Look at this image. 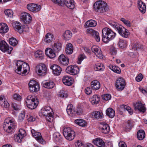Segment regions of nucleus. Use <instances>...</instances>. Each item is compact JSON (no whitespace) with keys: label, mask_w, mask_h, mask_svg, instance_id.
<instances>
[{"label":"nucleus","mask_w":147,"mask_h":147,"mask_svg":"<svg viewBox=\"0 0 147 147\" xmlns=\"http://www.w3.org/2000/svg\"><path fill=\"white\" fill-rule=\"evenodd\" d=\"M21 19L25 24H29L32 20L31 16L28 13L24 12L21 14Z\"/></svg>","instance_id":"4468645a"},{"label":"nucleus","mask_w":147,"mask_h":147,"mask_svg":"<svg viewBox=\"0 0 147 147\" xmlns=\"http://www.w3.org/2000/svg\"><path fill=\"white\" fill-rule=\"evenodd\" d=\"M104 69L105 67L102 64L98 63L94 67V69L96 71H102Z\"/></svg>","instance_id":"c03bdc74"},{"label":"nucleus","mask_w":147,"mask_h":147,"mask_svg":"<svg viewBox=\"0 0 147 147\" xmlns=\"http://www.w3.org/2000/svg\"><path fill=\"white\" fill-rule=\"evenodd\" d=\"M106 115L111 118H113L115 115V111L111 108H108L106 111Z\"/></svg>","instance_id":"72a5a7b5"},{"label":"nucleus","mask_w":147,"mask_h":147,"mask_svg":"<svg viewBox=\"0 0 147 147\" xmlns=\"http://www.w3.org/2000/svg\"><path fill=\"white\" fill-rule=\"evenodd\" d=\"M5 126H4L3 128L5 131L10 133L13 131L15 128L14 122L11 120H6L5 122Z\"/></svg>","instance_id":"423d86ee"},{"label":"nucleus","mask_w":147,"mask_h":147,"mask_svg":"<svg viewBox=\"0 0 147 147\" xmlns=\"http://www.w3.org/2000/svg\"><path fill=\"white\" fill-rule=\"evenodd\" d=\"M17 67V69L15 71L18 74H21L22 73V76H25L27 74V71L30 69L29 65L25 62L23 63L22 61H19L16 63Z\"/></svg>","instance_id":"f03ea898"},{"label":"nucleus","mask_w":147,"mask_h":147,"mask_svg":"<svg viewBox=\"0 0 147 147\" xmlns=\"http://www.w3.org/2000/svg\"><path fill=\"white\" fill-rule=\"evenodd\" d=\"M126 84L125 80L122 78H118L116 81V88L119 90H123L125 88Z\"/></svg>","instance_id":"6e6552de"},{"label":"nucleus","mask_w":147,"mask_h":147,"mask_svg":"<svg viewBox=\"0 0 147 147\" xmlns=\"http://www.w3.org/2000/svg\"><path fill=\"white\" fill-rule=\"evenodd\" d=\"M42 85L44 87L48 88L51 89L53 88L54 86V83L52 81L46 82H43Z\"/></svg>","instance_id":"58836bf2"},{"label":"nucleus","mask_w":147,"mask_h":147,"mask_svg":"<svg viewBox=\"0 0 147 147\" xmlns=\"http://www.w3.org/2000/svg\"><path fill=\"white\" fill-rule=\"evenodd\" d=\"M62 81L63 83L67 86H70L73 84L74 82L73 79L69 76H65L62 78Z\"/></svg>","instance_id":"6ab92c4d"},{"label":"nucleus","mask_w":147,"mask_h":147,"mask_svg":"<svg viewBox=\"0 0 147 147\" xmlns=\"http://www.w3.org/2000/svg\"><path fill=\"white\" fill-rule=\"evenodd\" d=\"M97 24L96 22L93 20H90L86 22L85 25L88 27H92L95 26Z\"/></svg>","instance_id":"79ce46f5"},{"label":"nucleus","mask_w":147,"mask_h":147,"mask_svg":"<svg viewBox=\"0 0 147 147\" xmlns=\"http://www.w3.org/2000/svg\"><path fill=\"white\" fill-rule=\"evenodd\" d=\"M27 7L29 10L35 13L39 11L41 8V7L40 5L33 3L28 4L27 5Z\"/></svg>","instance_id":"ddd939ff"},{"label":"nucleus","mask_w":147,"mask_h":147,"mask_svg":"<svg viewBox=\"0 0 147 147\" xmlns=\"http://www.w3.org/2000/svg\"><path fill=\"white\" fill-rule=\"evenodd\" d=\"M93 6L95 11L100 13L106 12L109 9L107 3L102 1H96L94 4Z\"/></svg>","instance_id":"7ed1b4c3"},{"label":"nucleus","mask_w":147,"mask_h":147,"mask_svg":"<svg viewBox=\"0 0 147 147\" xmlns=\"http://www.w3.org/2000/svg\"><path fill=\"white\" fill-rule=\"evenodd\" d=\"M9 30V28L7 25L5 23H0V33L5 34Z\"/></svg>","instance_id":"cd10ccee"},{"label":"nucleus","mask_w":147,"mask_h":147,"mask_svg":"<svg viewBox=\"0 0 147 147\" xmlns=\"http://www.w3.org/2000/svg\"><path fill=\"white\" fill-rule=\"evenodd\" d=\"M124 111H127L130 115H131L133 114V112L132 110L130 107L125 105L124 106Z\"/></svg>","instance_id":"5fc2aeb1"},{"label":"nucleus","mask_w":147,"mask_h":147,"mask_svg":"<svg viewBox=\"0 0 147 147\" xmlns=\"http://www.w3.org/2000/svg\"><path fill=\"white\" fill-rule=\"evenodd\" d=\"M36 69L39 74L41 76H44L47 74V67L44 64H40L38 65Z\"/></svg>","instance_id":"f8f14e48"},{"label":"nucleus","mask_w":147,"mask_h":147,"mask_svg":"<svg viewBox=\"0 0 147 147\" xmlns=\"http://www.w3.org/2000/svg\"><path fill=\"white\" fill-rule=\"evenodd\" d=\"M116 29L118 31L119 34L124 38H127L129 35L128 30L119 24Z\"/></svg>","instance_id":"9d476101"},{"label":"nucleus","mask_w":147,"mask_h":147,"mask_svg":"<svg viewBox=\"0 0 147 147\" xmlns=\"http://www.w3.org/2000/svg\"><path fill=\"white\" fill-rule=\"evenodd\" d=\"M134 107L135 110H138L140 112L144 113L146 110V109L144 105L141 102L136 103L134 105Z\"/></svg>","instance_id":"412c9836"},{"label":"nucleus","mask_w":147,"mask_h":147,"mask_svg":"<svg viewBox=\"0 0 147 147\" xmlns=\"http://www.w3.org/2000/svg\"><path fill=\"white\" fill-rule=\"evenodd\" d=\"M125 128L126 130V131H127L130 130L132 127H133V125L132 122L129 121H128L125 124Z\"/></svg>","instance_id":"a18cd8bd"},{"label":"nucleus","mask_w":147,"mask_h":147,"mask_svg":"<svg viewBox=\"0 0 147 147\" xmlns=\"http://www.w3.org/2000/svg\"><path fill=\"white\" fill-rule=\"evenodd\" d=\"M73 47L71 43H69L66 45L65 52L67 54L69 55L71 54L73 52Z\"/></svg>","instance_id":"2f4dec72"},{"label":"nucleus","mask_w":147,"mask_h":147,"mask_svg":"<svg viewBox=\"0 0 147 147\" xmlns=\"http://www.w3.org/2000/svg\"><path fill=\"white\" fill-rule=\"evenodd\" d=\"M1 106L5 108H8L9 106V104L6 100H4V101L0 104Z\"/></svg>","instance_id":"4d7b16f0"},{"label":"nucleus","mask_w":147,"mask_h":147,"mask_svg":"<svg viewBox=\"0 0 147 147\" xmlns=\"http://www.w3.org/2000/svg\"><path fill=\"white\" fill-rule=\"evenodd\" d=\"M50 68L52 69L53 74L56 76L59 75L62 71L61 67L60 66L56 65L51 66Z\"/></svg>","instance_id":"aec40b11"},{"label":"nucleus","mask_w":147,"mask_h":147,"mask_svg":"<svg viewBox=\"0 0 147 147\" xmlns=\"http://www.w3.org/2000/svg\"><path fill=\"white\" fill-rule=\"evenodd\" d=\"M37 99L36 98L35 96H33L31 95H30L28 96L26 98V103H27V101H31L32 100H34V99Z\"/></svg>","instance_id":"052dcab7"},{"label":"nucleus","mask_w":147,"mask_h":147,"mask_svg":"<svg viewBox=\"0 0 147 147\" xmlns=\"http://www.w3.org/2000/svg\"><path fill=\"white\" fill-rule=\"evenodd\" d=\"M59 95L60 97L64 98H66L67 96V94L64 90L61 91L59 92Z\"/></svg>","instance_id":"13d9d810"},{"label":"nucleus","mask_w":147,"mask_h":147,"mask_svg":"<svg viewBox=\"0 0 147 147\" xmlns=\"http://www.w3.org/2000/svg\"><path fill=\"white\" fill-rule=\"evenodd\" d=\"M91 88L89 87H87L84 90V92L86 94L88 95L92 93Z\"/></svg>","instance_id":"bf43d9fd"},{"label":"nucleus","mask_w":147,"mask_h":147,"mask_svg":"<svg viewBox=\"0 0 147 147\" xmlns=\"http://www.w3.org/2000/svg\"><path fill=\"white\" fill-rule=\"evenodd\" d=\"M109 68L114 72L118 74H119L121 72L120 69L118 67L115 65H109Z\"/></svg>","instance_id":"37998d69"},{"label":"nucleus","mask_w":147,"mask_h":147,"mask_svg":"<svg viewBox=\"0 0 147 147\" xmlns=\"http://www.w3.org/2000/svg\"><path fill=\"white\" fill-rule=\"evenodd\" d=\"M91 86L92 88L95 90L99 89L100 87V83L97 80H93L91 82Z\"/></svg>","instance_id":"c85d7f7f"},{"label":"nucleus","mask_w":147,"mask_h":147,"mask_svg":"<svg viewBox=\"0 0 147 147\" xmlns=\"http://www.w3.org/2000/svg\"><path fill=\"white\" fill-rule=\"evenodd\" d=\"M138 7L141 13H145L146 9V5L145 3L143 2L141 0L138 1Z\"/></svg>","instance_id":"bb28decb"},{"label":"nucleus","mask_w":147,"mask_h":147,"mask_svg":"<svg viewBox=\"0 0 147 147\" xmlns=\"http://www.w3.org/2000/svg\"><path fill=\"white\" fill-rule=\"evenodd\" d=\"M100 128H101V131L106 134L108 133L110 129L109 126L106 124H101V126L100 127Z\"/></svg>","instance_id":"473e14b6"},{"label":"nucleus","mask_w":147,"mask_h":147,"mask_svg":"<svg viewBox=\"0 0 147 147\" xmlns=\"http://www.w3.org/2000/svg\"><path fill=\"white\" fill-rule=\"evenodd\" d=\"M62 44L60 42L55 43L52 47L53 49L56 52H59L61 50Z\"/></svg>","instance_id":"c756f323"},{"label":"nucleus","mask_w":147,"mask_h":147,"mask_svg":"<svg viewBox=\"0 0 147 147\" xmlns=\"http://www.w3.org/2000/svg\"><path fill=\"white\" fill-rule=\"evenodd\" d=\"M67 112L68 115L71 116H75L76 113L74 109V107L72 104H70L67 106Z\"/></svg>","instance_id":"4be33fe9"},{"label":"nucleus","mask_w":147,"mask_h":147,"mask_svg":"<svg viewBox=\"0 0 147 147\" xmlns=\"http://www.w3.org/2000/svg\"><path fill=\"white\" fill-rule=\"evenodd\" d=\"M53 138L56 142H59L62 140V137L59 133L55 132L53 135Z\"/></svg>","instance_id":"a19ab883"},{"label":"nucleus","mask_w":147,"mask_h":147,"mask_svg":"<svg viewBox=\"0 0 147 147\" xmlns=\"http://www.w3.org/2000/svg\"><path fill=\"white\" fill-rule=\"evenodd\" d=\"M72 34L69 30H67L65 31L63 34V38L66 40H69L72 37Z\"/></svg>","instance_id":"7c9ffc66"},{"label":"nucleus","mask_w":147,"mask_h":147,"mask_svg":"<svg viewBox=\"0 0 147 147\" xmlns=\"http://www.w3.org/2000/svg\"><path fill=\"white\" fill-rule=\"evenodd\" d=\"M63 5H65L68 8L72 9H74L75 5L74 0H63Z\"/></svg>","instance_id":"a878e982"},{"label":"nucleus","mask_w":147,"mask_h":147,"mask_svg":"<svg viewBox=\"0 0 147 147\" xmlns=\"http://www.w3.org/2000/svg\"><path fill=\"white\" fill-rule=\"evenodd\" d=\"M53 35L49 33H48L45 36L44 39L45 41L47 43H49L51 42L53 40Z\"/></svg>","instance_id":"c9c22d12"},{"label":"nucleus","mask_w":147,"mask_h":147,"mask_svg":"<svg viewBox=\"0 0 147 147\" xmlns=\"http://www.w3.org/2000/svg\"><path fill=\"white\" fill-rule=\"evenodd\" d=\"M111 95L109 94H106L102 97V99L106 100H109L111 99Z\"/></svg>","instance_id":"0e129e2a"},{"label":"nucleus","mask_w":147,"mask_h":147,"mask_svg":"<svg viewBox=\"0 0 147 147\" xmlns=\"http://www.w3.org/2000/svg\"><path fill=\"white\" fill-rule=\"evenodd\" d=\"M92 115L97 119H99L102 117V116L100 112L97 111L93 112Z\"/></svg>","instance_id":"3c124183"},{"label":"nucleus","mask_w":147,"mask_h":147,"mask_svg":"<svg viewBox=\"0 0 147 147\" xmlns=\"http://www.w3.org/2000/svg\"><path fill=\"white\" fill-rule=\"evenodd\" d=\"M4 13L5 15L10 18L13 17V12L11 9H7L4 11Z\"/></svg>","instance_id":"8fccbe9b"},{"label":"nucleus","mask_w":147,"mask_h":147,"mask_svg":"<svg viewBox=\"0 0 147 147\" xmlns=\"http://www.w3.org/2000/svg\"><path fill=\"white\" fill-rule=\"evenodd\" d=\"M66 72L71 75H75L77 74L79 71L78 67L75 65H70L67 67Z\"/></svg>","instance_id":"0eeeda50"},{"label":"nucleus","mask_w":147,"mask_h":147,"mask_svg":"<svg viewBox=\"0 0 147 147\" xmlns=\"http://www.w3.org/2000/svg\"><path fill=\"white\" fill-rule=\"evenodd\" d=\"M59 63L62 65H67L69 63V59L68 57H66L64 55H60L58 58Z\"/></svg>","instance_id":"a211bd4d"},{"label":"nucleus","mask_w":147,"mask_h":147,"mask_svg":"<svg viewBox=\"0 0 147 147\" xmlns=\"http://www.w3.org/2000/svg\"><path fill=\"white\" fill-rule=\"evenodd\" d=\"M19 133L18 134L24 138V136L26 135V132L25 130L22 129H20L19 130Z\"/></svg>","instance_id":"680f3d73"},{"label":"nucleus","mask_w":147,"mask_h":147,"mask_svg":"<svg viewBox=\"0 0 147 147\" xmlns=\"http://www.w3.org/2000/svg\"><path fill=\"white\" fill-rule=\"evenodd\" d=\"M102 40L105 43H108L109 41L113 39L116 35L111 29L105 27L102 30Z\"/></svg>","instance_id":"f257e3e1"},{"label":"nucleus","mask_w":147,"mask_h":147,"mask_svg":"<svg viewBox=\"0 0 147 147\" xmlns=\"http://www.w3.org/2000/svg\"><path fill=\"white\" fill-rule=\"evenodd\" d=\"M93 143L99 147H105V144L104 141L100 138H97L94 140Z\"/></svg>","instance_id":"5701e85b"},{"label":"nucleus","mask_w":147,"mask_h":147,"mask_svg":"<svg viewBox=\"0 0 147 147\" xmlns=\"http://www.w3.org/2000/svg\"><path fill=\"white\" fill-rule=\"evenodd\" d=\"M75 145L76 147H84V146L82 143L79 140L77 141L75 144Z\"/></svg>","instance_id":"774afa93"},{"label":"nucleus","mask_w":147,"mask_h":147,"mask_svg":"<svg viewBox=\"0 0 147 147\" xmlns=\"http://www.w3.org/2000/svg\"><path fill=\"white\" fill-rule=\"evenodd\" d=\"M133 47L134 50H137L138 49H142L143 48V46L140 43H136L133 46Z\"/></svg>","instance_id":"603ef678"},{"label":"nucleus","mask_w":147,"mask_h":147,"mask_svg":"<svg viewBox=\"0 0 147 147\" xmlns=\"http://www.w3.org/2000/svg\"><path fill=\"white\" fill-rule=\"evenodd\" d=\"M35 57L38 59L39 60H41L44 58V53L41 50H38L35 53Z\"/></svg>","instance_id":"f704fd0d"},{"label":"nucleus","mask_w":147,"mask_h":147,"mask_svg":"<svg viewBox=\"0 0 147 147\" xmlns=\"http://www.w3.org/2000/svg\"><path fill=\"white\" fill-rule=\"evenodd\" d=\"M9 43L10 45L13 46H15L18 43V41L16 38H12L9 39Z\"/></svg>","instance_id":"de8ad7c7"},{"label":"nucleus","mask_w":147,"mask_h":147,"mask_svg":"<svg viewBox=\"0 0 147 147\" xmlns=\"http://www.w3.org/2000/svg\"><path fill=\"white\" fill-rule=\"evenodd\" d=\"M120 20L124 24L126 25L128 27H130L131 26V24L129 21L125 20L123 18H122Z\"/></svg>","instance_id":"864d4df0"},{"label":"nucleus","mask_w":147,"mask_h":147,"mask_svg":"<svg viewBox=\"0 0 147 147\" xmlns=\"http://www.w3.org/2000/svg\"><path fill=\"white\" fill-rule=\"evenodd\" d=\"M118 45L121 49L127 46V42L125 40L120 39L118 43Z\"/></svg>","instance_id":"49530a36"},{"label":"nucleus","mask_w":147,"mask_h":147,"mask_svg":"<svg viewBox=\"0 0 147 147\" xmlns=\"http://www.w3.org/2000/svg\"><path fill=\"white\" fill-rule=\"evenodd\" d=\"M91 49L97 57L100 59L103 58V56L102 54L100 48L94 45L92 47Z\"/></svg>","instance_id":"dca6fc26"},{"label":"nucleus","mask_w":147,"mask_h":147,"mask_svg":"<svg viewBox=\"0 0 147 147\" xmlns=\"http://www.w3.org/2000/svg\"><path fill=\"white\" fill-rule=\"evenodd\" d=\"M124 111H127L130 115H131L133 114V112L132 110L130 107L125 105L124 106Z\"/></svg>","instance_id":"6e6d98bb"},{"label":"nucleus","mask_w":147,"mask_h":147,"mask_svg":"<svg viewBox=\"0 0 147 147\" xmlns=\"http://www.w3.org/2000/svg\"><path fill=\"white\" fill-rule=\"evenodd\" d=\"M22 136L20 135L19 134L14 135V138L15 141L18 142H20L22 139L23 138Z\"/></svg>","instance_id":"09e8293b"},{"label":"nucleus","mask_w":147,"mask_h":147,"mask_svg":"<svg viewBox=\"0 0 147 147\" xmlns=\"http://www.w3.org/2000/svg\"><path fill=\"white\" fill-rule=\"evenodd\" d=\"M76 123L81 127H85L87 125V123L84 120L81 119H78L75 121Z\"/></svg>","instance_id":"4c0bfd02"},{"label":"nucleus","mask_w":147,"mask_h":147,"mask_svg":"<svg viewBox=\"0 0 147 147\" xmlns=\"http://www.w3.org/2000/svg\"><path fill=\"white\" fill-rule=\"evenodd\" d=\"M31 132L32 136L35 138L39 142L42 144H44L45 143V142L44 141L40 132L34 129L31 130Z\"/></svg>","instance_id":"1a4fd4ad"},{"label":"nucleus","mask_w":147,"mask_h":147,"mask_svg":"<svg viewBox=\"0 0 147 147\" xmlns=\"http://www.w3.org/2000/svg\"><path fill=\"white\" fill-rule=\"evenodd\" d=\"M13 26L15 30L19 32L22 33L23 32V29L20 23L17 22H16L13 24Z\"/></svg>","instance_id":"393cba45"},{"label":"nucleus","mask_w":147,"mask_h":147,"mask_svg":"<svg viewBox=\"0 0 147 147\" xmlns=\"http://www.w3.org/2000/svg\"><path fill=\"white\" fill-rule=\"evenodd\" d=\"M13 98L16 100H20L21 99V96L18 94H15L13 95Z\"/></svg>","instance_id":"69168bd1"},{"label":"nucleus","mask_w":147,"mask_h":147,"mask_svg":"<svg viewBox=\"0 0 147 147\" xmlns=\"http://www.w3.org/2000/svg\"><path fill=\"white\" fill-rule=\"evenodd\" d=\"M63 134L67 140L71 141L73 140L75 136L74 131L71 128H65L63 130Z\"/></svg>","instance_id":"20e7f679"},{"label":"nucleus","mask_w":147,"mask_h":147,"mask_svg":"<svg viewBox=\"0 0 147 147\" xmlns=\"http://www.w3.org/2000/svg\"><path fill=\"white\" fill-rule=\"evenodd\" d=\"M86 32L88 34L91 35L93 36L97 42L100 41V38L99 36V33L98 32L92 29H88L86 30Z\"/></svg>","instance_id":"2eb2a0df"},{"label":"nucleus","mask_w":147,"mask_h":147,"mask_svg":"<svg viewBox=\"0 0 147 147\" xmlns=\"http://www.w3.org/2000/svg\"><path fill=\"white\" fill-rule=\"evenodd\" d=\"M0 49L3 52H7L8 54H10L13 50V48L9 46L5 41L0 40Z\"/></svg>","instance_id":"39448f33"},{"label":"nucleus","mask_w":147,"mask_h":147,"mask_svg":"<svg viewBox=\"0 0 147 147\" xmlns=\"http://www.w3.org/2000/svg\"><path fill=\"white\" fill-rule=\"evenodd\" d=\"M91 100L92 105H96L99 102L100 97L97 95H94L91 98Z\"/></svg>","instance_id":"ea45409f"},{"label":"nucleus","mask_w":147,"mask_h":147,"mask_svg":"<svg viewBox=\"0 0 147 147\" xmlns=\"http://www.w3.org/2000/svg\"><path fill=\"white\" fill-rule=\"evenodd\" d=\"M137 136L138 140H143L145 136V133L144 130L142 129L139 130L137 132Z\"/></svg>","instance_id":"e433bc0d"},{"label":"nucleus","mask_w":147,"mask_h":147,"mask_svg":"<svg viewBox=\"0 0 147 147\" xmlns=\"http://www.w3.org/2000/svg\"><path fill=\"white\" fill-rule=\"evenodd\" d=\"M143 78V76L140 73L138 75L136 78V80L138 82L140 81Z\"/></svg>","instance_id":"338daca9"},{"label":"nucleus","mask_w":147,"mask_h":147,"mask_svg":"<svg viewBox=\"0 0 147 147\" xmlns=\"http://www.w3.org/2000/svg\"><path fill=\"white\" fill-rule=\"evenodd\" d=\"M53 50L50 48H47L45 51V53L46 55L51 59L53 58L56 56V55Z\"/></svg>","instance_id":"b1692460"},{"label":"nucleus","mask_w":147,"mask_h":147,"mask_svg":"<svg viewBox=\"0 0 147 147\" xmlns=\"http://www.w3.org/2000/svg\"><path fill=\"white\" fill-rule=\"evenodd\" d=\"M12 107L14 109L16 110H19L20 107V105L15 102H13L12 103Z\"/></svg>","instance_id":"e2e57ef3"},{"label":"nucleus","mask_w":147,"mask_h":147,"mask_svg":"<svg viewBox=\"0 0 147 147\" xmlns=\"http://www.w3.org/2000/svg\"><path fill=\"white\" fill-rule=\"evenodd\" d=\"M30 90L31 92L38 91L39 88V85L35 81L32 80H31L28 84Z\"/></svg>","instance_id":"9b49d317"},{"label":"nucleus","mask_w":147,"mask_h":147,"mask_svg":"<svg viewBox=\"0 0 147 147\" xmlns=\"http://www.w3.org/2000/svg\"><path fill=\"white\" fill-rule=\"evenodd\" d=\"M26 104L28 108L31 109H33L36 108L38 106V101L37 99H36L31 101H27Z\"/></svg>","instance_id":"f3484780"}]
</instances>
